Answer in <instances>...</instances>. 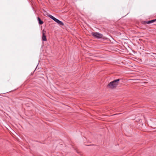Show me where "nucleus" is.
<instances>
[{"instance_id":"obj_1","label":"nucleus","mask_w":156,"mask_h":156,"mask_svg":"<svg viewBox=\"0 0 156 156\" xmlns=\"http://www.w3.org/2000/svg\"><path fill=\"white\" fill-rule=\"evenodd\" d=\"M120 79L115 80L110 82L108 85V87L111 89L115 88L118 85Z\"/></svg>"},{"instance_id":"obj_2","label":"nucleus","mask_w":156,"mask_h":156,"mask_svg":"<svg viewBox=\"0 0 156 156\" xmlns=\"http://www.w3.org/2000/svg\"><path fill=\"white\" fill-rule=\"evenodd\" d=\"M92 35L94 37L97 38H101L103 37V35L98 32L93 33Z\"/></svg>"},{"instance_id":"obj_3","label":"nucleus","mask_w":156,"mask_h":156,"mask_svg":"<svg viewBox=\"0 0 156 156\" xmlns=\"http://www.w3.org/2000/svg\"><path fill=\"white\" fill-rule=\"evenodd\" d=\"M46 31L44 30H43L42 31V39L43 41H45L47 40L46 36L45 35Z\"/></svg>"},{"instance_id":"obj_4","label":"nucleus","mask_w":156,"mask_h":156,"mask_svg":"<svg viewBox=\"0 0 156 156\" xmlns=\"http://www.w3.org/2000/svg\"><path fill=\"white\" fill-rule=\"evenodd\" d=\"M156 21V19L153 20H150L148 21H146L145 23L147 24H149L151 23H152Z\"/></svg>"},{"instance_id":"obj_5","label":"nucleus","mask_w":156,"mask_h":156,"mask_svg":"<svg viewBox=\"0 0 156 156\" xmlns=\"http://www.w3.org/2000/svg\"><path fill=\"white\" fill-rule=\"evenodd\" d=\"M37 19L39 23L40 24H42L43 23V22L41 20V19L39 17H38Z\"/></svg>"},{"instance_id":"obj_6","label":"nucleus","mask_w":156,"mask_h":156,"mask_svg":"<svg viewBox=\"0 0 156 156\" xmlns=\"http://www.w3.org/2000/svg\"><path fill=\"white\" fill-rule=\"evenodd\" d=\"M57 23L60 25L63 26L64 25V23H63L59 20H58Z\"/></svg>"},{"instance_id":"obj_7","label":"nucleus","mask_w":156,"mask_h":156,"mask_svg":"<svg viewBox=\"0 0 156 156\" xmlns=\"http://www.w3.org/2000/svg\"><path fill=\"white\" fill-rule=\"evenodd\" d=\"M49 17L53 20H54L55 18V17H54L53 16L51 15H49Z\"/></svg>"},{"instance_id":"obj_8","label":"nucleus","mask_w":156,"mask_h":156,"mask_svg":"<svg viewBox=\"0 0 156 156\" xmlns=\"http://www.w3.org/2000/svg\"><path fill=\"white\" fill-rule=\"evenodd\" d=\"M49 17L53 20H54L55 18V17H54L53 16L51 15H49Z\"/></svg>"},{"instance_id":"obj_9","label":"nucleus","mask_w":156,"mask_h":156,"mask_svg":"<svg viewBox=\"0 0 156 156\" xmlns=\"http://www.w3.org/2000/svg\"><path fill=\"white\" fill-rule=\"evenodd\" d=\"M59 20L57 19L56 18H55V19H54V20L55 22H56L57 23V22Z\"/></svg>"}]
</instances>
